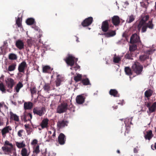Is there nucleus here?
I'll list each match as a JSON object with an SVG mask.
<instances>
[{
    "instance_id": "4be33fe9",
    "label": "nucleus",
    "mask_w": 156,
    "mask_h": 156,
    "mask_svg": "<svg viewBox=\"0 0 156 156\" xmlns=\"http://www.w3.org/2000/svg\"><path fill=\"white\" fill-rule=\"evenodd\" d=\"M109 94L114 97H119V94L118 91L115 89H111L109 91Z\"/></svg>"
},
{
    "instance_id": "052dcab7",
    "label": "nucleus",
    "mask_w": 156,
    "mask_h": 156,
    "mask_svg": "<svg viewBox=\"0 0 156 156\" xmlns=\"http://www.w3.org/2000/svg\"><path fill=\"white\" fill-rule=\"evenodd\" d=\"M3 107V105L1 103H0V112H1V108Z\"/></svg>"
},
{
    "instance_id": "f03ea898",
    "label": "nucleus",
    "mask_w": 156,
    "mask_h": 156,
    "mask_svg": "<svg viewBox=\"0 0 156 156\" xmlns=\"http://www.w3.org/2000/svg\"><path fill=\"white\" fill-rule=\"evenodd\" d=\"M2 150L5 154L10 155V156H16V149L13 144L7 140L5 141Z\"/></svg>"
},
{
    "instance_id": "5701e85b",
    "label": "nucleus",
    "mask_w": 156,
    "mask_h": 156,
    "mask_svg": "<svg viewBox=\"0 0 156 156\" xmlns=\"http://www.w3.org/2000/svg\"><path fill=\"white\" fill-rule=\"evenodd\" d=\"M150 114L154 112L156 110V102H154L148 108Z\"/></svg>"
},
{
    "instance_id": "1a4fd4ad",
    "label": "nucleus",
    "mask_w": 156,
    "mask_h": 156,
    "mask_svg": "<svg viewBox=\"0 0 156 156\" xmlns=\"http://www.w3.org/2000/svg\"><path fill=\"white\" fill-rule=\"evenodd\" d=\"M93 21V18L92 17H89L86 18L81 23V25L83 27H88L90 25Z\"/></svg>"
},
{
    "instance_id": "37998d69",
    "label": "nucleus",
    "mask_w": 156,
    "mask_h": 156,
    "mask_svg": "<svg viewBox=\"0 0 156 156\" xmlns=\"http://www.w3.org/2000/svg\"><path fill=\"white\" fill-rule=\"evenodd\" d=\"M135 18L133 15L129 16V18L127 19V21L128 23H131L134 20Z\"/></svg>"
},
{
    "instance_id": "0e129e2a",
    "label": "nucleus",
    "mask_w": 156,
    "mask_h": 156,
    "mask_svg": "<svg viewBox=\"0 0 156 156\" xmlns=\"http://www.w3.org/2000/svg\"><path fill=\"white\" fill-rule=\"evenodd\" d=\"M76 37L77 38V39H76V41L77 42H79V38H78V37H77L76 36Z\"/></svg>"
},
{
    "instance_id": "a878e982",
    "label": "nucleus",
    "mask_w": 156,
    "mask_h": 156,
    "mask_svg": "<svg viewBox=\"0 0 156 156\" xmlns=\"http://www.w3.org/2000/svg\"><path fill=\"white\" fill-rule=\"evenodd\" d=\"M43 88L46 92H49V91L51 90L50 83H45Z\"/></svg>"
},
{
    "instance_id": "79ce46f5",
    "label": "nucleus",
    "mask_w": 156,
    "mask_h": 156,
    "mask_svg": "<svg viewBox=\"0 0 156 156\" xmlns=\"http://www.w3.org/2000/svg\"><path fill=\"white\" fill-rule=\"evenodd\" d=\"M9 58L10 60H16L17 58V57L16 54L11 53L9 55Z\"/></svg>"
},
{
    "instance_id": "aec40b11",
    "label": "nucleus",
    "mask_w": 156,
    "mask_h": 156,
    "mask_svg": "<svg viewBox=\"0 0 156 156\" xmlns=\"http://www.w3.org/2000/svg\"><path fill=\"white\" fill-rule=\"evenodd\" d=\"M12 130V128L10 126H6L3 128L2 130V136L5 137L6 136V134L8 133L9 131Z\"/></svg>"
},
{
    "instance_id": "412c9836",
    "label": "nucleus",
    "mask_w": 156,
    "mask_h": 156,
    "mask_svg": "<svg viewBox=\"0 0 156 156\" xmlns=\"http://www.w3.org/2000/svg\"><path fill=\"white\" fill-rule=\"evenodd\" d=\"M53 68H51L49 66H45L43 67L42 72L44 73H51L52 70Z\"/></svg>"
},
{
    "instance_id": "7c9ffc66",
    "label": "nucleus",
    "mask_w": 156,
    "mask_h": 156,
    "mask_svg": "<svg viewBox=\"0 0 156 156\" xmlns=\"http://www.w3.org/2000/svg\"><path fill=\"white\" fill-rule=\"evenodd\" d=\"M132 119L128 118H126L125 121H124V123L125 124V126H127V127H130V126H129L130 124L132 125L133 124L131 122Z\"/></svg>"
},
{
    "instance_id": "4d7b16f0",
    "label": "nucleus",
    "mask_w": 156,
    "mask_h": 156,
    "mask_svg": "<svg viewBox=\"0 0 156 156\" xmlns=\"http://www.w3.org/2000/svg\"><path fill=\"white\" fill-rule=\"evenodd\" d=\"M133 152L134 153H137L138 152V150L136 147L134 148Z\"/></svg>"
},
{
    "instance_id": "7ed1b4c3",
    "label": "nucleus",
    "mask_w": 156,
    "mask_h": 156,
    "mask_svg": "<svg viewBox=\"0 0 156 156\" xmlns=\"http://www.w3.org/2000/svg\"><path fill=\"white\" fill-rule=\"evenodd\" d=\"M154 25L152 23V20L149 21L148 22H146L144 20L141 21L137 26V28L139 30L141 28V32L145 33L147 30V28L151 30H152L154 28Z\"/></svg>"
},
{
    "instance_id": "13d9d810",
    "label": "nucleus",
    "mask_w": 156,
    "mask_h": 156,
    "mask_svg": "<svg viewBox=\"0 0 156 156\" xmlns=\"http://www.w3.org/2000/svg\"><path fill=\"white\" fill-rule=\"evenodd\" d=\"M53 130V131H54V133L53 134V135H52V136L53 137H55V135H56V134H55V129H54Z\"/></svg>"
},
{
    "instance_id": "20e7f679",
    "label": "nucleus",
    "mask_w": 156,
    "mask_h": 156,
    "mask_svg": "<svg viewBox=\"0 0 156 156\" xmlns=\"http://www.w3.org/2000/svg\"><path fill=\"white\" fill-rule=\"evenodd\" d=\"M132 68L133 72L137 75H140L143 69V66L139 62H136L133 65Z\"/></svg>"
},
{
    "instance_id": "f8f14e48",
    "label": "nucleus",
    "mask_w": 156,
    "mask_h": 156,
    "mask_svg": "<svg viewBox=\"0 0 156 156\" xmlns=\"http://www.w3.org/2000/svg\"><path fill=\"white\" fill-rule=\"evenodd\" d=\"M27 67V65L25 61H23L19 65L18 70L19 72L24 73L25 69Z\"/></svg>"
},
{
    "instance_id": "8fccbe9b",
    "label": "nucleus",
    "mask_w": 156,
    "mask_h": 156,
    "mask_svg": "<svg viewBox=\"0 0 156 156\" xmlns=\"http://www.w3.org/2000/svg\"><path fill=\"white\" fill-rule=\"evenodd\" d=\"M24 132L23 129H20L19 130L17 133L18 136L20 137H21L22 136V133Z\"/></svg>"
},
{
    "instance_id": "2eb2a0df",
    "label": "nucleus",
    "mask_w": 156,
    "mask_h": 156,
    "mask_svg": "<svg viewBox=\"0 0 156 156\" xmlns=\"http://www.w3.org/2000/svg\"><path fill=\"white\" fill-rule=\"evenodd\" d=\"M112 22L115 26H118L120 21L119 17L117 16H114L112 18Z\"/></svg>"
},
{
    "instance_id": "49530a36",
    "label": "nucleus",
    "mask_w": 156,
    "mask_h": 156,
    "mask_svg": "<svg viewBox=\"0 0 156 156\" xmlns=\"http://www.w3.org/2000/svg\"><path fill=\"white\" fill-rule=\"evenodd\" d=\"M30 91L32 95L36 94L37 92V90L36 87H31L30 89Z\"/></svg>"
},
{
    "instance_id": "09e8293b",
    "label": "nucleus",
    "mask_w": 156,
    "mask_h": 156,
    "mask_svg": "<svg viewBox=\"0 0 156 156\" xmlns=\"http://www.w3.org/2000/svg\"><path fill=\"white\" fill-rule=\"evenodd\" d=\"M28 46L31 47L33 45V41L31 39H28L27 41Z\"/></svg>"
},
{
    "instance_id": "39448f33",
    "label": "nucleus",
    "mask_w": 156,
    "mask_h": 156,
    "mask_svg": "<svg viewBox=\"0 0 156 156\" xmlns=\"http://www.w3.org/2000/svg\"><path fill=\"white\" fill-rule=\"evenodd\" d=\"M68 105L66 102H63L58 105L56 109V112L61 114L66 112L68 109Z\"/></svg>"
},
{
    "instance_id": "0eeeda50",
    "label": "nucleus",
    "mask_w": 156,
    "mask_h": 156,
    "mask_svg": "<svg viewBox=\"0 0 156 156\" xmlns=\"http://www.w3.org/2000/svg\"><path fill=\"white\" fill-rule=\"evenodd\" d=\"M64 60L68 65L73 66L74 65L75 61L76 62L78 61V59L75 58L71 55H69L64 59Z\"/></svg>"
},
{
    "instance_id": "f704fd0d",
    "label": "nucleus",
    "mask_w": 156,
    "mask_h": 156,
    "mask_svg": "<svg viewBox=\"0 0 156 156\" xmlns=\"http://www.w3.org/2000/svg\"><path fill=\"white\" fill-rule=\"evenodd\" d=\"M81 82L84 85H90V81L89 79L86 78L85 79H83L81 80Z\"/></svg>"
},
{
    "instance_id": "c03bdc74",
    "label": "nucleus",
    "mask_w": 156,
    "mask_h": 156,
    "mask_svg": "<svg viewBox=\"0 0 156 156\" xmlns=\"http://www.w3.org/2000/svg\"><path fill=\"white\" fill-rule=\"evenodd\" d=\"M16 23L18 27H20L22 26L21 19L20 17H18L16 20Z\"/></svg>"
},
{
    "instance_id": "6e6d98bb",
    "label": "nucleus",
    "mask_w": 156,
    "mask_h": 156,
    "mask_svg": "<svg viewBox=\"0 0 156 156\" xmlns=\"http://www.w3.org/2000/svg\"><path fill=\"white\" fill-rule=\"evenodd\" d=\"M122 36L126 39L128 37V35L126 33H124L122 34Z\"/></svg>"
},
{
    "instance_id": "6ab92c4d",
    "label": "nucleus",
    "mask_w": 156,
    "mask_h": 156,
    "mask_svg": "<svg viewBox=\"0 0 156 156\" xmlns=\"http://www.w3.org/2000/svg\"><path fill=\"white\" fill-rule=\"evenodd\" d=\"M68 122L67 121L64 120L58 121L57 123V126L59 128H62L65 126H67Z\"/></svg>"
},
{
    "instance_id": "c9c22d12",
    "label": "nucleus",
    "mask_w": 156,
    "mask_h": 156,
    "mask_svg": "<svg viewBox=\"0 0 156 156\" xmlns=\"http://www.w3.org/2000/svg\"><path fill=\"white\" fill-rule=\"evenodd\" d=\"M82 76L81 74H78L74 77V80L76 82H77L81 80Z\"/></svg>"
},
{
    "instance_id": "680f3d73",
    "label": "nucleus",
    "mask_w": 156,
    "mask_h": 156,
    "mask_svg": "<svg viewBox=\"0 0 156 156\" xmlns=\"http://www.w3.org/2000/svg\"><path fill=\"white\" fill-rule=\"evenodd\" d=\"M80 67L79 66L77 65L76 67H75V68H77L78 69H79L80 68Z\"/></svg>"
},
{
    "instance_id": "9d476101",
    "label": "nucleus",
    "mask_w": 156,
    "mask_h": 156,
    "mask_svg": "<svg viewBox=\"0 0 156 156\" xmlns=\"http://www.w3.org/2000/svg\"><path fill=\"white\" fill-rule=\"evenodd\" d=\"M32 117V114L31 113H24L21 116L22 121L24 122L28 121H30Z\"/></svg>"
},
{
    "instance_id": "a18cd8bd",
    "label": "nucleus",
    "mask_w": 156,
    "mask_h": 156,
    "mask_svg": "<svg viewBox=\"0 0 156 156\" xmlns=\"http://www.w3.org/2000/svg\"><path fill=\"white\" fill-rule=\"evenodd\" d=\"M0 90L3 92L5 93V87L2 83H0Z\"/></svg>"
},
{
    "instance_id": "6e6552de",
    "label": "nucleus",
    "mask_w": 156,
    "mask_h": 156,
    "mask_svg": "<svg viewBox=\"0 0 156 156\" xmlns=\"http://www.w3.org/2000/svg\"><path fill=\"white\" fill-rule=\"evenodd\" d=\"M87 95L84 94L77 95L76 98V103L78 105L83 104L85 102Z\"/></svg>"
},
{
    "instance_id": "4468645a",
    "label": "nucleus",
    "mask_w": 156,
    "mask_h": 156,
    "mask_svg": "<svg viewBox=\"0 0 156 156\" xmlns=\"http://www.w3.org/2000/svg\"><path fill=\"white\" fill-rule=\"evenodd\" d=\"M6 86L9 89H12L15 84L14 80L11 78H8L6 80Z\"/></svg>"
},
{
    "instance_id": "774afa93",
    "label": "nucleus",
    "mask_w": 156,
    "mask_h": 156,
    "mask_svg": "<svg viewBox=\"0 0 156 156\" xmlns=\"http://www.w3.org/2000/svg\"><path fill=\"white\" fill-rule=\"evenodd\" d=\"M154 7H155V10H156V2H155Z\"/></svg>"
},
{
    "instance_id": "dca6fc26",
    "label": "nucleus",
    "mask_w": 156,
    "mask_h": 156,
    "mask_svg": "<svg viewBox=\"0 0 156 156\" xmlns=\"http://www.w3.org/2000/svg\"><path fill=\"white\" fill-rule=\"evenodd\" d=\"M154 135L151 130H149L146 132V134H144V137L146 140H150L153 137Z\"/></svg>"
},
{
    "instance_id": "423d86ee",
    "label": "nucleus",
    "mask_w": 156,
    "mask_h": 156,
    "mask_svg": "<svg viewBox=\"0 0 156 156\" xmlns=\"http://www.w3.org/2000/svg\"><path fill=\"white\" fill-rule=\"evenodd\" d=\"M46 112V109L44 107H37L34 108L33 110V112L34 114H36L40 116L44 115Z\"/></svg>"
},
{
    "instance_id": "603ef678",
    "label": "nucleus",
    "mask_w": 156,
    "mask_h": 156,
    "mask_svg": "<svg viewBox=\"0 0 156 156\" xmlns=\"http://www.w3.org/2000/svg\"><path fill=\"white\" fill-rule=\"evenodd\" d=\"M140 5L143 8H144L146 9H147V6L146 5L144 2H140Z\"/></svg>"
},
{
    "instance_id": "e2e57ef3",
    "label": "nucleus",
    "mask_w": 156,
    "mask_h": 156,
    "mask_svg": "<svg viewBox=\"0 0 156 156\" xmlns=\"http://www.w3.org/2000/svg\"><path fill=\"white\" fill-rule=\"evenodd\" d=\"M154 147L155 149L156 150V142L155 143L154 145Z\"/></svg>"
},
{
    "instance_id": "bb28decb",
    "label": "nucleus",
    "mask_w": 156,
    "mask_h": 156,
    "mask_svg": "<svg viewBox=\"0 0 156 156\" xmlns=\"http://www.w3.org/2000/svg\"><path fill=\"white\" fill-rule=\"evenodd\" d=\"M10 118L13 119L14 121L18 122L19 121V117L16 114L13 113L12 112H10Z\"/></svg>"
},
{
    "instance_id": "a211bd4d",
    "label": "nucleus",
    "mask_w": 156,
    "mask_h": 156,
    "mask_svg": "<svg viewBox=\"0 0 156 156\" xmlns=\"http://www.w3.org/2000/svg\"><path fill=\"white\" fill-rule=\"evenodd\" d=\"M49 120L47 118H44L42 120L40 124V126L42 129L48 127Z\"/></svg>"
},
{
    "instance_id": "338daca9",
    "label": "nucleus",
    "mask_w": 156,
    "mask_h": 156,
    "mask_svg": "<svg viewBox=\"0 0 156 156\" xmlns=\"http://www.w3.org/2000/svg\"><path fill=\"white\" fill-rule=\"evenodd\" d=\"M117 153H118V154H120V151H119V150H117Z\"/></svg>"
},
{
    "instance_id": "72a5a7b5",
    "label": "nucleus",
    "mask_w": 156,
    "mask_h": 156,
    "mask_svg": "<svg viewBox=\"0 0 156 156\" xmlns=\"http://www.w3.org/2000/svg\"><path fill=\"white\" fill-rule=\"evenodd\" d=\"M149 55H141L139 56V59L141 62H144L146 60L149 58Z\"/></svg>"
},
{
    "instance_id": "bf43d9fd",
    "label": "nucleus",
    "mask_w": 156,
    "mask_h": 156,
    "mask_svg": "<svg viewBox=\"0 0 156 156\" xmlns=\"http://www.w3.org/2000/svg\"><path fill=\"white\" fill-rule=\"evenodd\" d=\"M3 122L2 121L1 119L0 118V126L3 125Z\"/></svg>"
},
{
    "instance_id": "473e14b6",
    "label": "nucleus",
    "mask_w": 156,
    "mask_h": 156,
    "mask_svg": "<svg viewBox=\"0 0 156 156\" xmlns=\"http://www.w3.org/2000/svg\"><path fill=\"white\" fill-rule=\"evenodd\" d=\"M35 20L34 19L32 18H30L28 19L26 21V23L28 25H32L34 23Z\"/></svg>"
},
{
    "instance_id": "4c0bfd02",
    "label": "nucleus",
    "mask_w": 156,
    "mask_h": 156,
    "mask_svg": "<svg viewBox=\"0 0 156 156\" xmlns=\"http://www.w3.org/2000/svg\"><path fill=\"white\" fill-rule=\"evenodd\" d=\"M132 44L130 45L129 47V50L132 52L135 51L137 48V46L136 44Z\"/></svg>"
},
{
    "instance_id": "c756f323",
    "label": "nucleus",
    "mask_w": 156,
    "mask_h": 156,
    "mask_svg": "<svg viewBox=\"0 0 156 156\" xmlns=\"http://www.w3.org/2000/svg\"><path fill=\"white\" fill-rule=\"evenodd\" d=\"M23 86V85L22 84V83L20 82H19L17 84L15 88L16 92L18 93L20 88L22 87Z\"/></svg>"
},
{
    "instance_id": "58836bf2",
    "label": "nucleus",
    "mask_w": 156,
    "mask_h": 156,
    "mask_svg": "<svg viewBox=\"0 0 156 156\" xmlns=\"http://www.w3.org/2000/svg\"><path fill=\"white\" fill-rule=\"evenodd\" d=\"M16 66V64L15 63H13L10 66L8 67V70L9 71H13L15 70Z\"/></svg>"
},
{
    "instance_id": "f257e3e1",
    "label": "nucleus",
    "mask_w": 156,
    "mask_h": 156,
    "mask_svg": "<svg viewBox=\"0 0 156 156\" xmlns=\"http://www.w3.org/2000/svg\"><path fill=\"white\" fill-rule=\"evenodd\" d=\"M110 21V20H106L103 22L101 24V29L104 33L101 34L102 35H104L107 38L112 37L115 36L116 34V31L115 30H108L109 23Z\"/></svg>"
},
{
    "instance_id": "9b49d317",
    "label": "nucleus",
    "mask_w": 156,
    "mask_h": 156,
    "mask_svg": "<svg viewBox=\"0 0 156 156\" xmlns=\"http://www.w3.org/2000/svg\"><path fill=\"white\" fill-rule=\"evenodd\" d=\"M140 38L137 34L135 33L132 35L130 39V43L131 44L139 42L140 41Z\"/></svg>"
},
{
    "instance_id": "69168bd1",
    "label": "nucleus",
    "mask_w": 156,
    "mask_h": 156,
    "mask_svg": "<svg viewBox=\"0 0 156 156\" xmlns=\"http://www.w3.org/2000/svg\"><path fill=\"white\" fill-rule=\"evenodd\" d=\"M125 3V4H126V5H129V3H128V2H127V1Z\"/></svg>"
},
{
    "instance_id": "a19ab883",
    "label": "nucleus",
    "mask_w": 156,
    "mask_h": 156,
    "mask_svg": "<svg viewBox=\"0 0 156 156\" xmlns=\"http://www.w3.org/2000/svg\"><path fill=\"white\" fill-rule=\"evenodd\" d=\"M33 152L34 153H35L36 154H37L40 153V150L39 145H37L34 148Z\"/></svg>"
},
{
    "instance_id": "ea45409f",
    "label": "nucleus",
    "mask_w": 156,
    "mask_h": 156,
    "mask_svg": "<svg viewBox=\"0 0 156 156\" xmlns=\"http://www.w3.org/2000/svg\"><path fill=\"white\" fill-rule=\"evenodd\" d=\"M16 145L17 147L19 148H23L25 146V144L23 141L21 143L17 142L16 143Z\"/></svg>"
},
{
    "instance_id": "f3484780",
    "label": "nucleus",
    "mask_w": 156,
    "mask_h": 156,
    "mask_svg": "<svg viewBox=\"0 0 156 156\" xmlns=\"http://www.w3.org/2000/svg\"><path fill=\"white\" fill-rule=\"evenodd\" d=\"M16 46L19 50H22L24 48V43L20 40H18L16 41Z\"/></svg>"
},
{
    "instance_id": "3c124183",
    "label": "nucleus",
    "mask_w": 156,
    "mask_h": 156,
    "mask_svg": "<svg viewBox=\"0 0 156 156\" xmlns=\"http://www.w3.org/2000/svg\"><path fill=\"white\" fill-rule=\"evenodd\" d=\"M38 142L37 140L36 139H34L33 140L32 142L31 143V144L32 145H34L37 144Z\"/></svg>"
},
{
    "instance_id": "c85d7f7f",
    "label": "nucleus",
    "mask_w": 156,
    "mask_h": 156,
    "mask_svg": "<svg viewBox=\"0 0 156 156\" xmlns=\"http://www.w3.org/2000/svg\"><path fill=\"white\" fill-rule=\"evenodd\" d=\"M21 154L22 156H28L29 155V152H28L26 148H24L21 151Z\"/></svg>"
},
{
    "instance_id": "393cba45",
    "label": "nucleus",
    "mask_w": 156,
    "mask_h": 156,
    "mask_svg": "<svg viewBox=\"0 0 156 156\" xmlns=\"http://www.w3.org/2000/svg\"><path fill=\"white\" fill-rule=\"evenodd\" d=\"M153 93V90L151 89H149L145 92V97L149 99V98L152 95Z\"/></svg>"
},
{
    "instance_id": "864d4df0",
    "label": "nucleus",
    "mask_w": 156,
    "mask_h": 156,
    "mask_svg": "<svg viewBox=\"0 0 156 156\" xmlns=\"http://www.w3.org/2000/svg\"><path fill=\"white\" fill-rule=\"evenodd\" d=\"M144 105L147 107L148 108H149L151 105V103L150 102H145Z\"/></svg>"
},
{
    "instance_id": "2f4dec72",
    "label": "nucleus",
    "mask_w": 156,
    "mask_h": 156,
    "mask_svg": "<svg viewBox=\"0 0 156 156\" xmlns=\"http://www.w3.org/2000/svg\"><path fill=\"white\" fill-rule=\"evenodd\" d=\"M133 53L131 51H128V52L126 55H125V58L126 59H133Z\"/></svg>"
},
{
    "instance_id": "de8ad7c7",
    "label": "nucleus",
    "mask_w": 156,
    "mask_h": 156,
    "mask_svg": "<svg viewBox=\"0 0 156 156\" xmlns=\"http://www.w3.org/2000/svg\"><path fill=\"white\" fill-rule=\"evenodd\" d=\"M121 60V58L118 56H114L113 58V62L115 63H118Z\"/></svg>"
},
{
    "instance_id": "e433bc0d",
    "label": "nucleus",
    "mask_w": 156,
    "mask_h": 156,
    "mask_svg": "<svg viewBox=\"0 0 156 156\" xmlns=\"http://www.w3.org/2000/svg\"><path fill=\"white\" fill-rule=\"evenodd\" d=\"M125 71L126 73L128 75H130L132 74V72L131 69L128 67H125Z\"/></svg>"
},
{
    "instance_id": "5fc2aeb1",
    "label": "nucleus",
    "mask_w": 156,
    "mask_h": 156,
    "mask_svg": "<svg viewBox=\"0 0 156 156\" xmlns=\"http://www.w3.org/2000/svg\"><path fill=\"white\" fill-rule=\"evenodd\" d=\"M149 18V16L148 15H147L146 16L144 17V19H145V20H143L144 21H146L148 20ZM143 20H142L141 21H142Z\"/></svg>"
},
{
    "instance_id": "cd10ccee",
    "label": "nucleus",
    "mask_w": 156,
    "mask_h": 156,
    "mask_svg": "<svg viewBox=\"0 0 156 156\" xmlns=\"http://www.w3.org/2000/svg\"><path fill=\"white\" fill-rule=\"evenodd\" d=\"M60 75H58L56 76V79L55 81L56 86L57 87L59 86L62 81L61 78H59Z\"/></svg>"
},
{
    "instance_id": "b1692460",
    "label": "nucleus",
    "mask_w": 156,
    "mask_h": 156,
    "mask_svg": "<svg viewBox=\"0 0 156 156\" xmlns=\"http://www.w3.org/2000/svg\"><path fill=\"white\" fill-rule=\"evenodd\" d=\"M33 106V104L30 102H25L24 104V108L25 110L30 109Z\"/></svg>"
},
{
    "instance_id": "ddd939ff",
    "label": "nucleus",
    "mask_w": 156,
    "mask_h": 156,
    "mask_svg": "<svg viewBox=\"0 0 156 156\" xmlns=\"http://www.w3.org/2000/svg\"><path fill=\"white\" fill-rule=\"evenodd\" d=\"M66 139L65 135L63 133H61L58 136V141L60 145H62L65 144Z\"/></svg>"
}]
</instances>
